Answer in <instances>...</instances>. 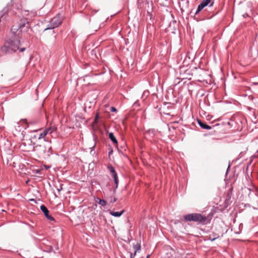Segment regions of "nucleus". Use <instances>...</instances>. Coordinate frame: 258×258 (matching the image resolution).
<instances>
[{
  "label": "nucleus",
  "instance_id": "f257e3e1",
  "mask_svg": "<svg viewBox=\"0 0 258 258\" xmlns=\"http://www.w3.org/2000/svg\"><path fill=\"white\" fill-rule=\"evenodd\" d=\"M33 151L38 157L45 159L51 154V146L50 143L44 145H37L33 147Z\"/></svg>",
  "mask_w": 258,
  "mask_h": 258
},
{
  "label": "nucleus",
  "instance_id": "f03ea898",
  "mask_svg": "<svg viewBox=\"0 0 258 258\" xmlns=\"http://www.w3.org/2000/svg\"><path fill=\"white\" fill-rule=\"evenodd\" d=\"M20 41L18 39H11L5 43L2 47V50L6 53H12L15 52L19 48Z\"/></svg>",
  "mask_w": 258,
  "mask_h": 258
},
{
  "label": "nucleus",
  "instance_id": "7ed1b4c3",
  "mask_svg": "<svg viewBox=\"0 0 258 258\" xmlns=\"http://www.w3.org/2000/svg\"><path fill=\"white\" fill-rule=\"evenodd\" d=\"M186 221L195 222L199 224H205L207 222V217L200 213H192L185 215L183 216Z\"/></svg>",
  "mask_w": 258,
  "mask_h": 258
},
{
  "label": "nucleus",
  "instance_id": "20e7f679",
  "mask_svg": "<svg viewBox=\"0 0 258 258\" xmlns=\"http://www.w3.org/2000/svg\"><path fill=\"white\" fill-rule=\"evenodd\" d=\"M55 127H50L47 128L43 131L41 130L40 128H38L37 129H34L33 130H31V132H33L35 133L33 136V139H37V140H41L44 139L46 136L48 134H51L55 130Z\"/></svg>",
  "mask_w": 258,
  "mask_h": 258
},
{
  "label": "nucleus",
  "instance_id": "39448f33",
  "mask_svg": "<svg viewBox=\"0 0 258 258\" xmlns=\"http://www.w3.org/2000/svg\"><path fill=\"white\" fill-rule=\"evenodd\" d=\"M62 23V19L60 15H57L55 17L52 18L49 23V27L45 29V30L48 29H54L58 27Z\"/></svg>",
  "mask_w": 258,
  "mask_h": 258
},
{
  "label": "nucleus",
  "instance_id": "423d86ee",
  "mask_svg": "<svg viewBox=\"0 0 258 258\" xmlns=\"http://www.w3.org/2000/svg\"><path fill=\"white\" fill-rule=\"evenodd\" d=\"M40 210L43 212L45 216L48 220L50 221H54V219L51 215H49V211L45 206L41 205L40 206Z\"/></svg>",
  "mask_w": 258,
  "mask_h": 258
},
{
  "label": "nucleus",
  "instance_id": "0eeeda50",
  "mask_svg": "<svg viewBox=\"0 0 258 258\" xmlns=\"http://www.w3.org/2000/svg\"><path fill=\"white\" fill-rule=\"evenodd\" d=\"M211 0H203L201 4L198 6L197 11L195 13L196 15L198 14L200 11H201L205 7L208 6V5L210 3Z\"/></svg>",
  "mask_w": 258,
  "mask_h": 258
},
{
  "label": "nucleus",
  "instance_id": "6e6552de",
  "mask_svg": "<svg viewBox=\"0 0 258 258\" xmlns=\"http://www.w3.org/2000/svg\"><path fill=\"white\" fill-rule=\"evenodd\" d=\"M124 212V210H123L120 212H113V211H110L109 213L111 216L118 217L121 216L123 213Z\"/></svg>",
  "mask_w": 258,
  "mask_h": 258
},
{
  "label": "nucleus",
  "instance_id": "1a4fd4ad",
  "mask_svg": "<svg viewBox=\"0 0 258 258\" xmlns=\"http://www.w3.org/2000/svg\"><path fill=\"white\" fill-rule=\"evenodd\" d=\"M198 123L199 125L204 129L210 130L212 128V127L210 126L205 124L200 120H198Z\"/></svg>",
  "mask_w": 258,
  "mask_h": 258
},
{
  "label": "nucleus",
  "instance_id": "9d476101",
  "mask_svg": "<svg viewBox=\"0 0 258 258\" xmlns=\"http://www.w3.org/2000/svg\"><path fill=\"white\" fill-rule=\"evenodd\" d=\"M109 138L110 139V140L112 142V143L114 144L117 145V140L114 136V134L113 133H109L108 134Z\"/></svg>",
  "mask_w": 258,
  "mask_h": 258
},
{
  "label": "nucleus",
  "instance_id": "9b49d317",
  "mask_svg": "<svg viewBox=\"0 0 258 258\" xmlns=\"http://www.w3.org/2000/svg\"><path fill=\"white\" fill-rule=\"evenodd\" d=\"M109 168L110 169V173H111L113 179H114L117 178H118L117 175L114 169L113 168V167L111 166Z\"/></svg>",
  "mask_w": 258,
  "mask_h": 258
},
{
  "label": "nucleus",
  "instance_id": "f8f14e48",
  "mask_svg": "<svg viewBox=\"0 0 258 258\" xmlns=\"http://www.w3.org/2000/svg\"><path fill=\"white\" fill-rule=\"evenodd\" d=\"M134 248L135 249V253L134 256L133 255V254H131V258H133L136 254L137 252L140 249V246L139 245H136L134 246Z\"/></svg>",
  "mask_w": 258,
  "mask_h": 258
},
{
  "label": "nucleus",
  "instance_id": "ddd939ff",
  "mask_svg": "<svg viewBox=\"0 0 258 258\" xmlns=\"http://www.w3.org/2000/svg\"><path fill=\"white\" fill-rule=\"evenodd\" d=\"M96 202H98L102 206H105L106 205V202L104 200H101L99 198H97Z\"/></svg>",
  "mask_w": 258,
  "mask_h": 258
},
{
  "label": "nucleus",
  "instance_id": "4468645a",
  "mask_svg": "<svg viewBox=\"0 0 258 258\" xmlns=\"http://www.w3.org/2000/svg\"><path fill=\"white\" fill-rule=\"evenodd\" d=\"M150 92L148 90H145L144 91L142 94V98L145 100L149 95Z\"/></svg>",
  "mask_w": 258,
  "mask_h": 258
},
{
  "label": "nucleus",
  "instance_id": "2eb2a0df",
  "mask_svg": "<svg viewBox=\"0 0 258 258\" xmlns=\"http://www.w3.org/2000/svg\"><path fill=\"white\" fill-rule=\"evenodd\" d=\"M114 182L116 184V186H115V188H117L118 187V178H116V179H114Z\"/></svg>",
  "mask_w": 258,
  "mask_h": 258
},
{
  "label": "nucleus",
  "instance_id": "dca6fc26",
  "mask_svg": "<svg viewBox=\"0 0 258 258\" xmlns=\"http://www.w3.org/2000/svg\"><path fill=\"white\" fill-rule=\"evenodd\" d=\"M33 124V123L32 122H30L27 124L26 126L25 127H31Z\"/></svg>",
  "mask_w": 258,
  "mask_h": 258
},
{
  "label": "nucleus",
  "instance_id": "f3484780",
  "mask_svg": "<svg viewBox=\"0 0 258 258\" xmlns=\"http://www.w3.org/2000/svg\"><path fill=\"white\" fill-rule=\"evenodd\" d=\"M110 111H111V112H116V111H117V109H116V108H115V107H111L110 108Z\"/></svg>",
  "mask_w": 258,
  "mask_h": 258
},
{
  "label": "nucleus",
  "instance_id": "a211bd4d",
  "mask_svg": "<svg viewBox=\"0 0 258 258\" xmlns=\"http://www.w3.org/2000/svg\"><path fill=\"white\" fill-rule=\"evenodd\" d=\"M98 118H99V114H98V113H97L95 116V122H97Z\"/></svg>",
  "mask_w": 258,
  "mask_h": 258
},
{
  "label": "nucleus",
  "instance_id": "6ab92c4d",
  "mask_svg": "<svg viewBox=\"0 0 258 258\" xmlns=\"http://www.w3.org/2000/svg\"><path fill=\"white\" fill-rule=\"evenodd\" d=\"M134 106H139V101H138V100L136 101L134 103Z\"/></svg>",
  "mask_w": 258,
  "mask_h": 258
},
{
  "label": "nucleus",
  "instance_id": "aec40b11",
  "mask_svg": "<svg viewBox=\"0 0 258 258\" xmlns=\"http://www.w3.org/2000/svg\"><path fill=\"white\" fill-rule=\"evenodd\" d=\"M219 237V236H217V237H213V238H212L211 237H210V239L211 240V241H214L216 239L218 238Z\"/></svg>",
  "mask_w": 258,
  "mask_h": 258
},
{
  "label": "nucleus",
  "instance_id": "412c9836",
  "mask_svg": "<svg viewBox=\"0 0 258 258\" xmlns=\"http://www.w3.org/2000/svg\"><path fill=\"white\" fill-rule=\"evenodd\" d=\"M25 50V48L23 47L20 49L21 52H23Z\"/></svg>",
  "mask_w": 258,
  "mask_h": 258
},
{
  "label": "nucleus",
  "instance_id": "4be33fe9",
  "mask_svg": "<svg viewBox=\"0 0 258 258\" xmlns=\"http://www.w3.org/2000/svg\"><path fill=\"white\" fill-rule=\"evenodd\" d=\"M117 200V199L116 198H114L113 200L112 201V203H114L115 202H116Z\"/></svg>",
  "mask_w": 258,
  "mask_h": 258
},
{
  "label": "nucleus",
  "instance_id": "5701e85b",
  "mask_svg": "<svg viewBox=\"0 0 258 258\" xmlns=\"http://www.w3.org/2000/svg\"><path fill=\"white\" fill-rule=\"evenodd\" d=\"M212 6H213V4H211V5H210V7H212Z\"/></svg>",
  "mask_w": 258,
  "mask_h": 258
},
{
  "label": "nucleus",
  "instance_id": "b1692460",
  "mask_svg": "<svg viewBox=\"0 0 258 258\" xmlns=\"http://www.w3.org/2000/svg\"><path fill=\"white\" fill-rule=\"evenodd\" d=\"M149 255H148L147 257V258H149Z\"/></svg>",
  "mask_w": 258,
  "mask_h": 258
}]
</instances>
